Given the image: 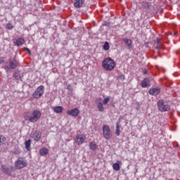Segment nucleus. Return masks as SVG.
I'll list each match as a JSON object with an SVG mask.
<instances>
[{"mask_svg":"<svg viewBox=\"0 0 180 180\" xmlns=\"http://www.w3.org/2000/svg\"><path fill=\"white\" fill-rule=\"evenodd\" d=\"M41 117V112L39 110H34L30 113V112H25L24 119L31 123H36Z\"/></svg>","mask_w":180,"mask_h":180,"instance_id":"nucleus-1","label":"nucleus"},{"mask_svg":"<svg viewBox=\"0 0 180 180\" xmlns=\"http://www.w3.org/2000/svg\"><path fill=\"white\" fill-rule=\"evenodd\" d=\"M102 65L105 71H112L115 68V60L110 58H105L103 60Z\"/></svg>","mask_w":180,"mask_h":180,"instance_id":"nucleus-2","label":"nucleus"},{"mask_svg":"<svg viewBox=\"0 0 180 180\" xmlns=\"http://www.w3.org/2000/svg\"><path fill=\"white\" fill-rule=\"evenodd\" d=\"M44 86H39L32 94L33 98H34L35 99H39V98L43 96V95L44 94Z\"/></svg>","mask_w":180,"mask_h":180,"instance_id":"nucleus-3","label":"nucleus"},{"mask_svg":"<svg viewBox=\"0 0 180 180\" xmlns=\"http://www.w3.org/2000/svg\"><path fill=\"white\" fill-rule=\"evenodd\" d=\"M103 134L105 140L112 139V131H110V127L108 124H104L103 126Z\"/></svg>","mask_w":180,"mask_h":180,"instance_id":"nucleus-4","label":"nucleus"},{"mask_svg":"<svg viewBox=\"0 0 180 180\" xmlns=\"http://www.w3.org/2000/svg\"><path fill=\"white\" fill-rule=\"evenodd\" d=\"M158 108L160 112H168V110L171 109V107H169L168 104L164 102V100H160L158 102Z\"/></svg>","mask_w":180,"mask_h":180,"instance_id":"nucleus-5","label":"nucleus"},{"mask_svg":"<svg viewBox=\"0 0 180 180\" xmlns=\"http://www.w3.org/2000/svg\"><path fill=\"white\" fill-rule=\"evenodd\" d=\"M15 167L17 169H22V168H25V167H27V162L23 160L22 158H19L15 162Z\"/></svg>","mask_w":180,"mask_h":180,"instance_id":"nucleus-6","label":"nucleus"},{"mask_svg":"<svg viewBox=\"0 0 180 180\" xmlns=\"http://www.w3.org/2000/svg\"><path fill=\"white\" fill-rule=\"evenodd\" d=\"M85 140H86V136L77 134L75 137V141L77 146H81L85 143Z\"/></svg>","mask_w":180,"mask_h":180,"instance_id":"nucleus-7","label":"nucleus"},{"mask_svg":"<svg viewBox=\"0 0 180 180\" xmlns=\"http://www.w3.org/2000/svg\"><path fill=\"white\" fill-rule=\"evenodd\" d=\"M68 115L69 116H72V117H77L78 115H79V110L78 108H73L72 110H68L67 111Z\"/></svg>","mask_w":180,"mask_h":180,"instance_id":"nucleus-8","label":"nucleus"},{"mask_svg":"<svg viewBox=\"0 0 180 180\" xmlns=\"http://www.w3.org/2000/svg\"><path fill=\"white\" fill-rule=\"evenodd\" d=\"M19 65V61L16 59H10L9 60V67L11 70H15Z\"/></svg>","mask_w":180,"mask_h":180,"instance_id":"nucleus-9","label":"nucleus"},{"mask_svg":"<svg viewBox=\"0 0 180 180\" xmlns=\"http://www.w3.org/2000/svg\"><path fill=\"white\" fill-rule=\"evenodd\" d=\"M122 41L124 43V44L128 47V49H131L133 47V41L130 39L127 38H123Z\"/></svg>","mask_w":180,"mask_h":180,"instance_id":"nucleus-10","label":"nucleus"},{"mask_svg":"<svg viewBox=\"0 0 180 180\" xmlns=\"http://www.w3.org/2000/svg\"><path fill=\"white\" fill-rule=\"evenodd\" d=\"M1 171L4 174H6V175H11L12 174V170H10L8 167L4 165H1Z\"/></svg>","mask_w":180,"mask_h":180,"instance_id":"nucleus-11","label":"nucleus"},{"mask_svg":"<svg viewBox=\"0 0 180 180\" xmlns=\"http://www.w3.org/2000/svg\"><path fill=\"white\" fill-rule=\"evenodd\" d=\"M84 4H85V0H75L74 3L75 8H82Z\"/></svg>","mask_w":180,"mask_h":180,"instance_id":"nucleus-12","label":"nucleus"},{"mask_svg":"<svg viewBox=\"0 0 180 180\" xmlns=\"http://www.w3.org/2000/svg\"><path fill=\"white\" fill-rule=\"evenodd\" d=\"M13 43L15 46H22L25 44V39L23 38H18V39H14Z\"/></svg>","mask_w":180,"mask_h":180,"instance_id":"nucleus-13","label":"nucleus"},{"mask_svg":"<svg viewBox=\"0 0 180 180\" xmlns=\"http://www.w3.org/2000/svg\"><path fill=\"white\" fill-rule=\"evenodd\" d=\"M160 90L157 88H153V89H149L150 95H154L155 96L158 95V94H160Z\"/></svg>","mask_w":180,"mask_h":180,"instance_id":"nucleus-14","label":"nucleus"},{"mask_svg":"<svg viewBox=\"0 0 180 180\" xmlns=\"http://www.w3.org/2000/svg\"><path fill=\"white\" fill-rule=\"evenodd\" d=\"M32 137L35 141H40V139H41V133L36 132L33 134Z\"/></svg>","mask_w":180,"mask_h":180,"instance_id":"nucleus-15","label":"nucleus"},{"mask_svg":"<svg viewBox=\"0 0 180 180\" xmlns=\"http://www.w3.org/2000/svg\"><path fill=\"white\" fill-rule=\"evenodd\" d=\"M39 154L42 157H44L46 155H47L49 154V149H47L46 148H44L40 149Z\"/></svg>","mask_w":180,"mask_h":180,"instance_id":"nucleus-16","label":"nucleus"},{"mask_svg":"<svg viewBox=\"0 0 180 180\" xmlns=\"http://www.w3.org/2000/svg\"><path fill=\"white\" fill-rule=\"evenodd\" d=\"M148 85H150V79H144L141 82V86H142V88H147Z\"/></svg>","mask_w":180,"mask_h":180,"instance_id":"nucleus-17","label":"nucleus"},{"mask_svg":"<svg viewBox=\"0 0 180 180\" xmlns=\"http://www.w3.org/2000/svg\"><path fill=\"white\" fill-rule=\"evenodd\" d=\"M32 144V141L30 139L25 142V147L27 151H30V146Z\"/></svg>","mask_w":180,"mask_h":180,"instance_id":"nucleus-18","label":"nucleus"},{"mask_svg":"<svg viewBox=\"0 0 180 180\" xmlns=\"http://www.w3.org/2000/svg\"><path fill=\"white\" fill-rule=\"evenodd\" d=\"M112 168L115 171H120V161H117L116 163L112 165Z\"/></svg>","mask_w":180,"mask_h":180,"instance_id":"nucleus-19","label":"nucleus"},{"mask_svg":"<svg viewBox=\"0 0 180 180\" xmlns=\"http://www.w3.org/2000/svg\"><path fill=\"white\" fill-rule=\"evenodd\" d=\"M115 134L116 136H120V122H119L116 123Z\"/></svg>","mask_w":180,"mask_h":180,"instance_id":"nucleus-20","label":"nucleus"},{"mask_svg":"<svg viewBox=\"0 0 180 180\" xmlns=\"http://www.w3.org/2000/svg\"><path fill=\"white\" fill-rule=\"evenodd\" d=\"M6 143V138L4 135H0V146H4Z\"/></svg>","mask_w":180,"mask_h":180,"instance_id":"nucleus-21","label":"nucleus"},{"mask_svg":"<svg viewBox=\"0 0 180 180\" xmlns=\"http://www.w3.org/2000/svg\"><path fill=\"white\" fill-rule=\"evenodd\" d=\"M53 111L55 112V113H61V112H63V107L56 106L54 108Z\"/></svg>","mask_w":180,"mask_h":180,"instance_id":"nucleus-22","label":"nucleus"},{"mask_svg":"<svg viewBox=\"0 0 180 180\" xmlns=\"http://www.w3.org/2000/svg\"><path fill=\"white\" fill-rule=\"evenodd\" d=\"M89 147L90 150L95 151V150H96V143H95V142H91L89 145Z\"/></svg>","mask_w":180,"mask_h":180,"instance_id":"nucleus-23","label":"nucleus"},{"mask_svg":"<svg viewBox=\"0 0 180 180\" xmlns=\"http://www.w3.org/2000/svg\"><path fill=\"white\" fill-rule=\"evenodd\" d=\"M97 108L99 110V112H103V104H97Z\"/></svg>","mask_w":180,"mask_h":180,"instance_id":"nucleus-24","label":"nucleus"},{"mask_svg":"<svg viewBox=\"0 0 180 180\" xmlns=\"http://www.w3.org/2000/svg\"><path fill=\"white\" fill-rule=\"evenodd\" d=\"M103 48V50H105V51L109 50V49H110L109 43L108 42H105Z\"/></svg>","mask_w":180,"mask_h":180,"instance_id":"nucleus-25","label":"nucleus"},{"mask_svg":"<svg viewBox=\"0 0 180 180\" xmlns=\"http://www.w3.org/2000/svg\"><path fill=\"white\" fill-rule=\"evenodd\" d=\"M110 101V97H107L105 98H104L103 103V105H108V103H109V101Z\"/></svg>","mask_w":180,"mask_h":180,"instance_id":"nucleus-26","label":"nucleus"},{"mask_svg":"<svg viewBox=\"0 0 180 180\" xmlns=\"http://www.w3.org/2000/svg\"><path fill=\"white\" fill-rule=\"evenodd\" d=\"M6 29H8L9 30H12V29H13V25H12V23L6 24Z\"/></svg>","mask_w":180,"mask_h":180,"instance_id":"nucleus-27","label":"nucleus"},{"mask_svg":"<svg viewBox=\"0 0 180 180\" xmlns=\"http://www.w3.org/2000/svg\"><path fill=\"white\" fill-rule=\"evenodd\" d=\"M13 78H15V79H20V76H19V73L15 72L13 75Z\"/></svg>","mask_w":180,"mask_h":180,"instance_id":"nucleus-28","label":"nucleus"},{"mask_svg":"<svg viewBox=\"0 0 180 180\" xmlns=\"http://www.w3.org/2000/svg\"><path fill=\"white\" fill-rule=\"evenodd\" d=\"M96 103H97V105L101 104L102 103V99L101 98H97L96 99Z\"/></svg>","mask_w":180,"mask_h":180,"instance_id":"nucleus-29","label":"nucleus"},{"mask_svg":"<svg viewBox=\"0 0 180 180\" xmlns=\"http://www.w3.org/2000/svg\"><path fill=\"white\" fill-rule=\"evenodd\" d=\"M156 44H161V39H160V38H158V39H156V41H155V46Z\"/></svg>","mask_w":180,"mask_h":180,"instance_id":"nucleus-30","label":"nucleus"},{"mask_svg":"<svg viewBox=\"0 0 180 180\" xmlns=\"http://www.w3.org/2000/svg\"><path fill=\"white\" fill-rule=\"evenodd\" d=\"M67 89H68L69 91H72L74 89L72 88V86H71V84H68L67 86Z\"/></svg>","mask_w":180,"mask_h":180,"instance_id":"nucleus-31","label":"nucleus"},{"mask_svg":"<svg viewBox=\"0 0 180 180\" xmlns=\"http://www.w3.org/2000/svg\"><path fill=\"white\" fill-rule=\"evenodd\" d=\"M4 69L7 72L8 71H11V68H9L8 65L4 66Z\"/></svg>","mask_w":180,"mask_h":180,"instance_id":"nucleus-32","label":"nucleus"},{"mask_svg":"<svg viewBox=\"0 0 180 180\" xmlns=\"http://www.w3.org/2000/svg\"><path fill=\"white\" fill-rule=\"evenodd\" d=\"M125 77L124 75H120V79H121L122 81H124V79H125Z\"/></svg>","mask_w":180,"mask_h":180,"instance_id":"nucleus-33","label":"nucleus"},{"mask_svg":"<svg viewBox=\"0 0 180 180\" xmlns=\"http://www.w3.org/2000/svg\"><path fill=\"white\" fill-rule=\"evenodd\" d=\"M24 50H25V51H27V53H28V54H31V53H30V49H29L28 48H24Z\"/></svg>","mask_w":180,"mask_h":180,"instance_id":"nucleus-34","label":"nucleus"},{"mask_svg":"<svg viewBox=\"0 0 180 180\" xmlns=\"http://www.w3.org/2000/svg\"><path fill=\"white\" fill-rule=\"evenodd\" d=\"M154 46H155V48L157 49V50H160V49H161V47L160 46V45H158V44H155L154 45Z\"/></svg>","mask_w":180,"mask_h":180,"instance_id":"nucleus-35","label":"nucleus"},{"mask_svg":"<svg viewBox=\"0 0 180 180\" xmlns=\"http://www.w3.org/2000/svg\"><path fill=\"white\" fill-rule=\"evenodd\" d=\"M3 63H5L4 58H0V64H3Z\"/></svg>","mask_w":180,"mask_h":180,"instance_id":"nucleus-36","label":"nucleus"},{"mask_svg":"<svg viewBox=\"0 0 180 180\" xmlns=\"http://www.w3.org/2000/svg\"><path fill=\"white\" fill-rule=\"evenodd\" d=\"M143 74H147V70L144 69V70H143Z\"/></svg>","mask_w":180,"mask_h":180,"instance_id":"nucleus-37","label":"nucleus"}]
</instances>
